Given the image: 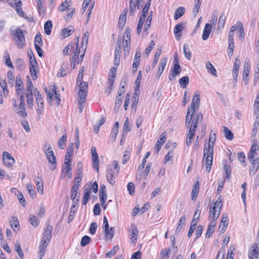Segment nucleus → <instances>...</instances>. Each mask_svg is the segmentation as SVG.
I'll return each mask as SVG.
<instances>
[{"label": "nucleus", "instance_id": "obj_1", "mask_svg": "<svg viewBox=\"0 0 259 259\" xmlns=\"http://www.w3.org/2000/svg\"><path fill=\"white\" fill-rule=\"evenodd\" d=\"M213 140L212 141V136L210 134L209 142L207 144H204L203 150V161L205 160L206 164V170L209 172L211 169L213 154V147L216 140V134H213Z\"/></svg>", "mask_w": 259, "mask_h": 259}, {"label": "nucleus", "instance_id": "obj_2", "mask_svg": "<svg viewBox=\"0 0 259 259\" xmlns=\"http://www.w3.org/2000/svg\"><path fill=\"white\" fill-rule=\"evenodd\" d=\"M10 35L15 45L19 49L23 48L26 44L25 37L22 29L20 28L10 30Z\"/></svg>", "mask_w": 259, "mask_h": 259}, {"label": "nucleus", "instance_id": "obj_3", "mask_svg": "<svg viewBox=\"0 0 259 259\" xmlns=\"http://www.w3.org/2000/svg\"><path fill=\"white\" fill-rule=\"evenodd\" d=\"M200 99V95L195 93L193 95L191 105L188 107V110H190L192 113H195L196 110H198L199 108Z\"/></svg>", "mask_w": 259, "mask_h": 259}, {"label": "nucleus", "instance_id": "obj_4", "mask_svg": "<svg viewBox=\"0 0 259 259\" xmlns=\"http://www.w3.org/2000/svg\"><path fill=\"white\" fill-rule=\"evenodd\" d=\"M192 117L191 120V127L189 130H191L192 131H196V129L197 128V123L199 121L202 120L203 119V115L201 114V113H196V114L194 113H190V117Z\"/></svg>", "mask_w": 259, "mask_h": 259}, {"label": "nucleus", "instance_id": "obj_5", "mask_svg": "<svg viewBox=\"0 0 259 259\" xmlns=\"http://www.w3.org/2000/svg\"><path fill=\"white\" fill-rule=\"evenodd\" d=\"M9 4L12 7H15L17 14L21 17L27 19L26 14L24 13L22 9V2L20 0H14L9 2Z\"/></svg>", "mask_w": 259, "mask_h": 259}, {"label": "nucleus", "instance_id": "obj_6", "mask_svg": "<svg viewBox=\"0 0 259 259\" xmlns=\"http://www.w3.org/2000/svg\"><path fill=\"white\" fill-rule=\"evenodd\" d=\"M130 235L131 236V242L135 245L138 238L139 231L137 226L134 224H132L129 229Z\"/></svg>", "mask_w": 259, "mask_h": 259}, {"label": "nucleus", "instance_id": "obj_7", "mask_svg": "<svg viewBox=\"0 0 259 259\" xmlns=\"http://www.w3.org/2000/svg\"><path fill=\"white\" fill-rule=\"evenodd\" d=\"M92 157L93 161V167L95 169L97 172L99 171V160L98 154L97 152L95 147L91 148Z\"/></svg>", "mask_w": 259, "mask_h": 259}, {"label": "nucleus", "instance_id": "obj_8", "mask_svg": "<svg viewBox=\"0 0 259 259\" xmlns=\"http://www.w3.org/2000/svg\"><path fill=\"white\" fill-rule=\"evenodd\" d=\"M45 153L47 159L48 160L49 162L53 166V167L51 168V170H55L56 168L55 165H56V159L53 150L49 148V150H45Z\"/></svg>", "mask_w": 259, "mask_h": 259}, {"label": "nucleus", "instance_id": "obj_9", "mask_svg": "<svg viewBox=\"0 0 259 259\" xmlns=\"http://www.w3.org/2000/svg\"><path fill=\"white\" fill-rule=\"evenodd\" d=\"M3 160L5 165L11 167L15 163V160L13 157L7 152H4L3 153Z\"/></svg>", "mask_w": 259, "mask_h": 259}, {"label": "nucleus", "instance_id": "obj_10", "mask_svg": "<svg viewBox=\"0 0 259 259\" xmlns=\"http://www.w3.org/2000/svg\"><path fill=\"white\" fill-rule=\"evenodd\" d=\"M34 94L36 98L37 105L38 108L37 112H39V114H41V112L44 110V103L42 98L37 89H36L34 91Z\"/></svg>", "mask_w": 259, "mask_h": 259}, {"label": "nucleus", "instance_id": "obj_11", "mask_svg": "<svg viewBox=\"0 0 259 259\" xmlns=\"http://www.w3.org/2000/svg\"><path fill=\"white\" fill-rule=\"evenodd\" d=\"M182 70L180 64H174V67L171 70L168 79L170 81L175 80L177 75L179 74Z\"/></svg>", "mask_w": 259, "mask_h": 259}, {"label": "nucleus", "instance_id": "obj_12", "mask_svg": "<svg viewBox=\"0 0 259 259\" xmlns=\"http://www.w3.org/2000/svg\"><path fill=\"white\" fill-rule=\"evenodd\" d=\"M77 41L76 42H70L63 50V53L64 55H68L69 54V51L71 50H74L76 49V51L78 50V47H79L78 41L79 38L77 37L76 38Z\"/></svg>", "mask_w": 259, "mask_h": 259}, {"label": "nucleus", "instance_id": "obj_13", "mask_svg": "<svg viewBox=\"0 0 259 259\" xmlns=\"http://www.w3.org/2000/svg\"><path fill=\"white\" fill-rule=\"evenodd\" d=\"M53 229V228L51 225H48L45 230L43 237L41 240L46 241L48 242H50L52 237V233Z\"/></svg>", "mask_w": 259, "mask_h": 259}, {"label": "nucleus", "instance_id": "obj_14", "mask_svg": "<svg viewBox=\"0 0 259 259\" xmlns=\"http://www.w3.org/2000/svg\"><path fill=\"white\" fill-rule=\"evenodd\" d=\"M78 190V187L76 184H74L71 189V199L73 201L72 204H76V205H78L79 202V198H77L76 200H75L77 196Z\"/></svg>", "mask_w": 259, "mask_h": 259}, {"label": "nucleus", "instance_id": "obj_15", "mask_svg": "<svg viewBox=\"0 0 259 259\" xmlns=\"http://www.w3.org/2000/svg\"><path fill=\"white\" fill-rule=\"evenodd\" d=\"M258 247L256 243H254L251 247V251L248 252V256L249 259H258V252L256 251V249H257Z\"/></svg>", "mask_w": 259, "mask_h": 259}, {"label": "nucleus", "instance_id": "obj_16", "mask_svg": "<svg viewBox=\"0 0 259 259\" xmlns=\"http://www.w3.org/2000/svg\"><path fill=\"white\" fill-rule=\"evenodd\" d=\"M166 139V135L164 133H163L160 135V140H158L155 145V148L156 149V152L157 154L158 153L159 150L161 149V146L164 144Z\"/></svg>", "mask_w": 259, "mask_h": 259}, {"label": "nucleus", "instance_id": "obj_17", "mask_svg": "<svg viewBox=\"0 0 259 259\" xmlns=\"http://www.w3.org/2000/svg\"><path fill=\"white\" fill-rule=\"evenodd\" d=\"M49 243V242H48L46 241L41 240L39 245V251L38 252L40 259H41L44 256Z\"/></svg>", "mask_w": 259, "mask_h": 259}, {"label": "nucleus", "instance_id": "obj_18", "mask_svg": "<svg viewBox=\"0 0 259 259\" xmlns=\"http://www.w3.org/2000/svg\"><path fill=\"white\" fill-rule=\"evenodd\" d=\"M240 61L237 59H236L235 63L234 64L233 68V76L234 80L236 82L237 81V77L238 75V70L240 67Z\"/></svg>", "mask_w": 259, "mask_h": 259}, {"label": "nucleus", "instance_id": "obj_19", "mask_svg": "<svg viewBox=\"0 0 259 259\" xmlns=\"http://www.w3.org/2000/svg\"><path fill=\"white\" fill-rule=\"evenodd\" d=\"M35 181L37 192L41 195H42L44 194V185L42 179L37 177Z\"/></svg>", "mask_w": 259, "mask_h": 259}, {"label": "nucleus", "instance_id": "obj_20", "mask_svg": "<svg viewBox=\"0 0 259 259\" xmlns=\"http://www.w3.org/2000/svg\"><path fill=\"white\" fill-rule=\"evenodd\" d=\"M167 63V59L162 58L160 60V65L157 72V77L159 78L163 73Z\"/></svg>", "mask_w": 259, "mask_h": 259}, {"label": "nucleus", "instance_id": "obj_21", "mask_svg": "<svg viewBox=\"0 0 259 259\" xmlns=\"http://www.w3.org/2000/svg\"><path fill=\"white\" fill-rule=\"evenodd\" d=\"M211 28L212 27L210 24L206 23L205 24L202 35V38L203 40H205L208 39Z\"/></svg>", "mask_w": 259, "mask_h": 259}, {"label": "nucleus", "instance_id": "obj_22", "mask_svg": "<svg viewBox=\"0 0 259 259\" xmlns=\"http://www.w3.org/2000/svg\"><path fill=\"white\" fill-rule=\"evenodd\" d=\"M106 178L108 182L111 185H114L115 183L114 181V176L113 171L112 168L107 169L106 170Z\"/></svg>", "mask_w": 259, "mask_h": 259}, {"label": "nucleus", "instance_id": "obj_23", "mask_svg": "<svg viewBox=\"0 0 259 259\" xmlns=\"http://www.w3.org/2000/svg\"><path fill=\"white\" fill-rule=\"evenodd\" d=\"M23 84L20 77H17L16 79V91L17 94H20L19 91L23 90Z\"/></svg>", "mask_w": 259, "mask_h": 259}, {"label": "nucleus", "instance_id": "obj_24", "mask_svg": "<svg viewBox=\"0 0 259 259\" xmlns=\"http://www.w3.org/2000/svg\"><path fill=\"white\" fill-rule=\"evenodd\" d=\"M186 222V215L184 214L182 216L181 218L178 223V226L175 230L176 234H178L183 228Z\"/></svg>", "mask_w": 259, "mask_h": 259}, {"label": "nucleus", "instance_id": "obj_25", "mask_svg": "<svg viewBox=\"0 0 259 259\" xmlns=\"http://www.w3.org/2000/svg\"><path fill=\"white\" fill-rule=\"evenodd\" d=\"M151 0H148L143 8L140 17L145 18L151 6Z\"/></svg>", "mask_w": 259, "mask_h": 259}, {"label": "nucleus", "instance_id": "obj_26", "mask_svg": "<svg viewBox=\"0 0 259 259\" xmlns=\"http://www.w3.org/2000/svg\"><path fill=\"white\" fill-rule=\"evenodd\" d=\"M226 17L224 12H222L220 16L218 24V29H222L224 27Z\"/></svg>", "mask_w": 259, "mask_h": 259}, {"label": "nucleus", "instance_id": "obj_27", "mask_svg": "<svg viewBox=\"0 0 259 259\" xmlns=\"http://www.w3.org/2000/svg\"><path fill=\"white\" fill-rule=\"evenodd\" d=\"M142 72L139 71L138 72V76L135 81V94L137 95V92H139V89L140 86L141 80L142 79Z\"/></svg>", "mask_w": 259, "mask_h": 259}, {"label": "nucleus", "instance_id": "obj_28", "mask_svg": "<svg viewBox=\"0 0 259 259\" xmlns=\"http://www.w3.org/2000/svg\"><path fill=\"white\" fill-rule=\"evenodd\" d=\"M185 9L184 7H179L175 11L174 14V19L177 20L181 17L185 13Z\"/></svg>", "mask_w": 259, "mask_h": 259}, {"label": "nucleus", "instance_id": "obj_29", "mask_svg": "<svg viewBox=\"0 0 259 259\" xmlns=\"http://www.w3.org/2000/svg\"><path fill=\"white\" fill-rule=\"evenodd\" d=\"M74 29L72 26H69L62 30V33L63 35V38L67 37L72 34Z\"/></svg>", "mask_w": 259, "mask_h": 259}, {"label": "nucleus", "instance_id": "obj_30", "mask_svg": "<svg viewBox=\"0 0 259 259\" xmlns=\"http://www.w3.org/2000/svg\"><path fill=\"white\" fill-rule=\"evenodd\" d=\"M78 205L76 204H72L70 209L69 215L68 218V223H70L74 219L75 212L77 211V207Z\"/></svg>", "mask_w": 259, "mask_h": 259}, {"label": "nucleus", "instance_id": "obj_31", "mask_svg": "<svg viewBox=\"0 0 259 259\" xmlns=\"http://www.w3.org/2000/svg\"><path fill=\"white\" fill-rule=\"evenodd\" d=\"M224 133L225 138L228 140L231 141L234 138V135L232 131L227 127L223 126Z\"/></svg>", "mask_w": 259, "mask_h": 259}, {"label": "nucleus", "instance_id": "obj_32", "mask_svg": "<svg viewBox=\"0 0 259 259\" xmlns=\"http://www.w3.org/2000/svg\"><path fill=\"white\" fill-rule=\"evenodd\" d=\"M186 24V22H181L177 24L174 29V34L181 32L185 27Z\"/></svg>", "mask_w": 259, "mask_h": 259}, {"label": "nucleus", "instance_id": "obj_33", "mask_svg": "<svg viewBox=\"0 0 259 259\" xmlns=\"http://www.w3.org/2000/svg\"><path fill=\"white\" fill-rule=\"evenodd\" d=\"M36 4L38 12L40 16H44L45 14V10L44 8L42 3L41 0H36Z\"/></svg>", "mask_w": 259, "mask_h": 259}, {"label": "nucleus", "instance_id": "obj_34", "mask_svg": "<svg viewBox=\"0 0 259 259\" xmlns=\"http://www.w3.org/2000/svg\"><path fill=\"white\" fill-rule=\"evenodd\" d=\"M250 66L249 61L248 59H246L244 62L243 75L249 76L250 73Z\"/></svg>", "mask_w": 259, "mask_h": 259}, {"label": "nucleus", "instance_id": "obj_35", "mask_svg": "<svg viewBox=\"0 0 259 259\" xmlns=\"http://www.w3.org/2000/svg\"><path fill=\"white\" fill-rule=\"evenodd\" d=\"M206 68L210 73L215 76H217L216 69L209 61H207L206 63Z\"/></svg>", "mask_w": 259, "mask_h": 259}, {"label": "nucleus", "instance_id": "obj_36", "mask_svg": "<svg viewBox=\"0 0 259 259\" xmlns=\"http://www.w3.org/2000/svg\"><path fill=\"white\" fill-rule=\"evenodd\" d=\"M52 28V22L51 20H48L44 25L45 32L47 35H50Z\"/></svg>", "mask_w": 259, "mask_h": 259}, {"label": "nucleus", "instance_id": "obj_37", "mask_svg": "<svg viewBox=\"0 0 259 259\" xmlns=\"http://www.w3.org/2000/svg\"><path fill=\"white\" fill-rule=\"evenodd\" d=\"M72 169L70 167V164H64V166L62 167V174L61 175V178H63L66 176V175L67 172H69V171H71Z\"/></svg>", "mask_w": 259, "mask_h": 259}, {"label": "nucleus", "instance_id": "obj_38", "mask_svg": "<svg viewBox=\"0 0 259 259\" xmlns=\"http://www.w3.org/2000/svg\"><path fill=\"white\" fill-rule=\"evenodd\" d=\"M215 207L216 206L210 207L209 210V218L210 219H212L213 220H217L219 217L218 213L215 211Z\"/></svg>", "mask_w": 259, "mask_h": 259}, {"label": "nucleus", "instance_id": "obj_39", "mask_svg": "<svg viewBox=\"0 0 259 259\" xmlns=\"http://www.w3.org/2000/svg\"><path fill=\"white\" fill-rule=\"evenodd\" d=\"M152 14H153V12L152 11L150 12L149 16H148V17L147 18L146 23L145 25V27H144L145 31H146L147 30H148L151 26V21L152 19V16H153Z\"/></svg>", "mask_w": 259, "mask_h": 259}, {"label": "nucleus", "instance_id": "obj_40", "mask_svg": "<svg viewBox=\"0 0 259 259\" xmlns=\"http://www.w3.org/2000/svg\"><path fill=\"white\" fill-rule=\"evenodd\" d=\"M67 136L63 135L58 140V146L61 149H64V146L66 143Z\"/></svg>", "mask_w": 259, "mask_h": 259}, {"label": "nucleus", "instance_id": "obj_41", "mask_svg": "<svg viewBox=\"0 0 259 259\" xmlns=\"http://www.w3.org/2000/svg\"><path fill=\"white\" fill-rule=\"evenodd\" d=\"M115 77H113V76H111L110 75H109V77L108 78V81H109V91H107L108 89H106L105 91V92L108 95L111 93V91L113 89V84L115 81Z\"/></svg>", "mask_w": 259, "mask_h": 259}, {"label": "nucleus", "instance_id": "obj_42", "mask_svg": "<svg viewBox=\"0 0 259 259\" xmlns=\"http://www.w3.org/2000/svg\"><path fill=\"white\" fill-rule=\"evenodd\" d=\"M195 134V131H192L191 130H189V133L187 134V138L186 140V145L187 146H189L191 144L192 140Z\"/></svg>", "mask_w": 259, "mask_h": 259}, {"label": "nucleus", "instance_id": "obj_43", "mask_svg": "<svg viewBox=\"0 0 259 259\" xmlns=\"http://www.w3.org/2000/svg\"><path fill=\"white\" fill-rule=\"evenodd\" d=\"M91 192V189H85V192L83 195V198L82 200V204L83 205H86L88 203L90 198V194Z\"/></svg>", "mask_w": 259, "mask_h": 259}, {"label": "nucleus", "instance_id": "obj_44", "mask_svg": "<svg viewBox=\"0 0 259 259\" xmlns=\"http://www.w3.org/2000/svg\"><path fill=\"white\" fill-rule=\"evenodd\" d=\"M189 78L188 76H183L179 80V83L183 89L186 88L189 83Z\"/></svg>", "mask_w": 259, "mask_h": 259}, {"label": "nucleus", "instance_id": "obj_45", "mask_svg": "<svg viewBox=\"0 0 259 259\" xmlns=\"http://www.w3.org/2000/svg\"><path fill=\"white\" fill-rule=\"evenodd\" d=\"M190 113L193 114V113H192V112H191L190 110H187V115H186V119H185V123H186V126L187 128H189L191 127L190 123L191 122V120L192 118V116L190 117Z\"/></svg>", "mask_w": 259, "mask_h": 259}, {"label": "nucleus", "instance_id": "obj_46", "mask_svg": "<svg viewBox=\"0 0 259 259\" xmlns=\"http://www.w3.org/2000/svg\"><path fill=\"white\" fill-rule=\"evenodd\" d=\"M79 87V93H88V83L87 82L83 81L81 82Z\"/></svg>", "mask_w": 259, "mask_h": 259}, {"label": "nucleus", "instance_id": "obj_47", "mask_svg": "<svg viewBox=\"0 0 259 259\" xmlns=\"http://www.w3.org/2000/svg\"><path fill=\"white\" fill-rule=\"evenodd\" d=\"M200 6L201 2L200 0H195V5L193 10V14L194 16H196L198 13Z\"/></svg>", "mask_w": 259, "mask_h": 259}, {"label": "nucleus", "instance_id": "obj_48", "mask_svg": "<svg viewBox=\"0 0 259 259\" xmlns=\"http://www.w3.org/2000/svg\"><path fill=\"white\" fill-rule=\"evenodd\" d=\"M38 66L30 65V73H31L32 79L35 80L37 79L36 69L38 68Z\"/></svg>", "mask_w": 259, "mask_h": 259}, {"label": "nucleus", "instance_id": "obj_49", "mask_svg": "<svg viewBox=\"0 0 259 259\" xmlns=\"http://www.w3.org/2000/svg\"><path fill=\"white\" fill-rule=\"evenodd\" d=\"M37 45L38 46H42L43 42L41 38V36L40 33H38L34 38V46Z\"/></svg>", "mask_w": 259, "mask_h": 259}, {"label": "nucleus", "instance_id": "obj_50", "mask_svg": "<svg viewBox=\"0 0 259 259\" xmlns=\"http://www.w3.org/2000/svg\"><path fill=\"white\" fill-rule=\"evenodd\" d=\"M126 20V17L125 16L124 14H121L118 20V25L121 29L124 27Z\"/></svg>", "mask_w": 259, "mask_h": 259}, {"label": "nucleus", "instance_id": "obj_51", "mask_svg": "<svg viewBox=\"0 0 259 259\" xmlns=\"http://www.w3.org/2000/svg\"><path fill=\"white\" fill-rule=\"evenodd\" d=\"M15 249L16 251L17 252L18 255L21 258L23 259L24 258V254L23 251L22 249L21 248L20 245L19 244V243H16L15 245Z\"/></svg>", "mask_w": 259, "mask_h": 259}, {"label": "nucleus", "instance_id": "obj_52", "mask_svg": "<svg viewBox=\"0 0 259 259\" xmlns=\"http://www.w3.org/2000/svg\"><path fill=\"white\" fill-rule=\"evenodd\" d=\"M183 51L185 56L187 59L190 60L192 56L191 53L189 50L188 46L187 44H184L183 46Z\"/></svg>", "mask_w": 259, "mask_h": 259}, {"label": "nucleus", "instance_id": "obj_53", "mask_svg": "<svg viewBox=\"0 0 259 259\" xmlns=\"http://www.w3.org/2000/svg\"><path fill=\"white\" fill-rule=\"evenodd\" d=\"M224 170L225 172L226 179H229L231 177V170L230 166L228 165L227 164H224Z\"/></svg>", "mask_w": 259, "mask_h": 259}, {"label": "nucleus", "instance_id": "obj_54", "mask_svg": "<svg viewBox=\"0 0 259 259\" xmlns=\"http://www.w3.org/2000/svg\"><path fill=\"white\" fill-rule=\"evenodd\" d=\"M122 131L123 132V137L124 136V134L130 132L131 131V128L130 127V123L128 121V118L126 117L123 126Z\"/></svg>", "mask_w": 259, "mask_h": 259}, {"label": "nucleus", "instance_id": "obj_55", "mask_svg": "<svg viewBox=\"0 0 259 259\" xmlns=\"http://www.w3.org/2000/svg\"><path fill=\"white\" fill-rule=\"evenodd\" d=\"M145 18L140 17L139 21L137 26V32L138 34H139L142 30V27L143 26V24L145 22Z\"/></svg>", "mask_w": 259, "mask_h": 259}, {"label": "nucleus", "instance_id": "obj_56", "mask_svg": "<svg viewBox=\"0 0 259 259\" xmlns=\"http://www.w3.org/2000/svg\"><path fill=\"white\" fill-rule=\"evenodd\" d=\"M25 104H19V108L20 109V111L18 112V113L21 116L23 117H25L27 116V114L25 111Z\"/></svg>", "mask_w": 259, "mask_h": 259}, {"label": "nucleus", "instance_id": "obj_57", "mask_svg": "<svg viewBox=\"0 0 259 259\" xmlns=\"http://www.w3.org/2000/svg\"><path fill=\"white\" fill-rule=\"evenodd\" d=\"M10 224L14 231H15L14 228H17L19 226V221L15 217L12 218L11 220L10 221Z\"/></svg>", "mask_w": 259, "mask_h": 259}, {"label": "nucleus", "instance_id": "obj_58", "mask_svg": "<svg viewBox=\"0 0 259 259\" xmlns=\"http://www.w3.org/2000/svg\"><path fill=\"white\" fill-rule=\"evenodd\" d=\"M30 224L34 227H36L39 224V221L37 218L34 215H31L29 218Z\"/></svg>", "mask_w": 259, "mask_h": 259}, {"label": "nucleus", "instance_id": "obj_59", "mask_svg": "<svg viewBox=\"0 0 259 259\" xmlns=\"http://www.w3.org/2000/svg\"><path fill=\"white\" fill-rule=\"evenodd\" d=\"M27 97V102L28 103V106L29 108H32L33 106V94L32 93H31L30 94L29 93H27L26 95Z\"/></svg>", "mask_w": 259, "mask_h": 259}, {"label": "nucleus", "instance_id": "obj_60", "mask_svg": "<svg viewBox=\"0 0 259 259\" xmlns=\"http://www.w3.org/2000/svg\"><path fill=\"white\" fill-rule=\"evenodd\" d=\"M114 234V230L113 227H111L110 230L108 229L107 232H105V237L110 239H112Z\"/></svg>", "mask_w": 259, "mask_h": 259}, {"label": "nucleus", "instance_id": "obj_61", "mask_svg": "<svg viewBox=\"0 0 259 259\" xmlns=\"http://www.w3.org/2000/svg\"><path fill=\"white\" fill-rule=\"evenodd\" d=\"M218 11L217 10H215L212 14L210 22L212 25H215L218 19Z\"/></svg>", "mask_w": 259, "mask_h": 259}, {"label": "nucleus", "instance_id": "obj_62", "mask_svg": "<svg viewBox=\"0 0 259 259\" xmlns=\"http://www.w3.org/2000/svg\"><path fill=\"white\" fill-rule=\"evenodd\" d=\"M90 241L91 238L89 236L87 235L84 236L81 240L80 245L81 246H85L90 243Z\"/></svg>", "mask_w": 259, "mask_h": 259}, {"label": "nucleus", "instance_id": "obj_63", "mask_svg": "<svg viewBox=\"0 0 259 259\" xmlns=\"http://www.w3.org/2000/svg\"><path fill=\"white\" fill-rule=\"evenodd\" d=\"M235 247L233 246L230 247L228 251L227 256L226 259H233L234 257V251Z\"/></svg>", "mask_w": 259, "mask_h": 259}, {"label": "nucleus", "instance_id": "obj_64", "mask_svg": "<svg viewBox=\"0 0 259 259\" xmlns=\"http://www.w3.org/2000/svg\"><path fill=\"white\" fill-rule=\"evenodd\" d=\"M252 167L254 168V171H257L259 167V158L257 157L254 160H252Z\"/></svg>", "mask_w": 259, "mask_h": 259}]
</instances>
